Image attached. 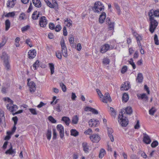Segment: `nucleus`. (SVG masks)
<instances>
[{
  "instance_id": "24",
  "label": "nucleus",
  "mask_w": 159,
  "mask_h": 159,
  "mask_svg": "<svg viewBox=\"0 0 159 159\" xmlns=\"http://www.w3.org/2000/svg\"><path fill=\"white\" fill-rule=\"evenodd\" d=\"M39 13H38L37 11H35L33 13L32 16V18L34 20H37L39 17Z\"/></svg>"
},
{
  "instance_id": "22",
  "label": "nucleus",
  "mask_w": 159,
  "mask_h": 159,
  "mask_svg": "<svg viewBox=\"0 0 159 159\" xmlns=\"http://www.w3.org/2000/svg\"><path fill=\"white\" fill-rule=\"evenodd\" d=\"M16 153V151L15 149H12V147L11 145V146L10 148L7 150L5 152V153L6 154H9L10 155H12L15 154Z\"/></svg>"
},
{
  "instance_id": "46",
  "label": "nucleus",
  "mask_w": 159,
  "mask_h": 159,
  "mask_svg": "<svg viewBox=\"0 0 159 159\" xmlns=\"http://www.w3.org/2000/svg\"><path fill=\"white\" fill-rule=\"evenodd\" d=\"M5 118L2 117V118H0V125L2 123L3 124V125L4 127H6V125L5 122Z\"/></svg>"
},
{
  "instance_id": "26",
  "label": "nucleus",
  "mask_w": 159,
  "mask_h": 159,
  "mask_svg": "<svg viewBox=\"0 0 159 159\" xmlns=\"http://www.w3.org/2000/svg\"><path fill=\"white\" fill-rule=\"evenodd\" d=\"M82 146L84 151L86 153L88 152L89 151V148L87 143H82Z\"/></svg>"
},
{
  "instance_id": "4",
  "label": "nucleus",
  "mask_w": 159,
  "mask_h": 159,
  "mask_svg": "<svg viewBox=\"0 0 159 159\" xmlns=\"http://www.w3.org/2000/svg\"><path fill=\"white\" fill-rule=\"evenodd\" d=\"M48 24V20L44 16H41L39 20V25L40 27H45Z\"/></svg>"
},
{
  "instance_id": "16",
  "label": "nucleus",
  "mask_w": 159,
  "mask_h": 159,
  "mask_svg": "<svg viewBox=\"0 0 159 159\" xmlns=\"http://www.w3.org/2000/svg\"><path fill=\"white\" fill-rule=\"evenodd\" d=\"M110 48V46L108 44H105L101 47L100 52L102 53H104L107 52Z\"/></svg>"
},
{
  "instance_id": "49",
  "label": "nucleus",
  "mask_w": 159,
  "mask_h": 159,
  "mask_svg": "<svg viewBox=\"0 0 159 159\" xmlns=\"http://www.w3.org/2000/svg\"><path fill=\"white\" fill-rule=\"evenodd\" d=\"M29 110L33 115H36L37 114V112L34 109L30 108L29 109Z\"/></svg>"
},
{
  "instance_id": "1",
  "label": "nucleus",
  "mask_w": 159,
  "mask_h": 159,
  "mask_svg": "<svg viewBox=\"0 0 159 159\" xmlns=\"http://www.w3.org/2000/svg\"><path fill=\"white\" fill-rule=\"evenodd\" d=\"M133 112L132 107H127L125 109H122L119 112L118 117V121L119 124L122 126H126L128 124V120L127 119L125 116L126 114L128 115L131 114Z\"/></svg>"
},
{
  "instance_id": "23",
  "label": "nucleus",
  "mask_w": 159,
  "mask_h": 159,
  "mask_svg": "<svg viewBox=\"0 0 159 159\" xmlns=\"http://www.w3.org/2000/svg\"><path fill=\"white\" fill-rule=\"evenodd\" d=\"M16 0H8L7 3V7L10 8H12L14 6L15 3L14 1Z\"/></svg>"
},
{
  "instance_id": "32",
  "label": "nucleus",
  "mask_w": 159,
  "mask_h": 159,
  "mask_svg": "<svg viewBox=\"0 0 159 159\" xmlns=\"http://www.w3.org/2000/svg\"><path fill=\"white\" fill-rule=\"evenodd\" d=\"M129 98L128 95L127 94L125 93L123 94L122 97V100L123 101L126 102Z\"/></svg>"
},
{
  "instance_id": "44",
  "label": "nucleus",
  "mask_w": 159,
  "mask_h": 159,
  "mask_svg": "<svg viewBox=\"0 0 159 159\" xmlns=\"http://www.w3.org/2000/svg\"><path fill=\"white\" fill-rule=\"evenodd\" d=\"M39 61L38 60L36 61L33 64V67L34 70H36L37 69V68L39 67Z\"/></svg>"
},
{
  "instance_id": "41",
  "label": "nucleus",
  "mask_w": 159,
  "mask_h": 159,
  "mask_svg": "<svg viewBox=\"0 0 159 159\" xmlns=\"http://www.w3.org/2000/svg\"><path fill=\"white\" fill-rule=\"evenodd\" d=\"M15 15V14L14 12H9L6 14L5 15V16L6 17H13Z\"/></svg>"
},
{
  "instance_id": "40",
  "label": "nucleus",
  "mask_w": 159,
  "mask_h": 159,
  "mask_svg": "<svg viewBox=\"0 0 159 159\" xmlns=\"http://www.w3.org/2000/svg\"><path fill=\"white\" fill-rule=\"evenodd\" d=\"M52 132L51 131L50 129H48L47 131V133L46 134L47 139L50 140L51 139V137Z\"/></svg>"
},
{
  "instance_id": "63",
  "label": "nucleus",
  "mask_w": 159,
  "mask_h": 159,
  "mask_svg": "<svg viewBox=\"0 0 159 159\" xmlns=\"http://www.w3.org/2000/svg\"><path fill=\"white\" fill-rule=\"evenodd\" d=\"M110 110L111 112L112 115L114 116L116 115V112L114 109L112 107H110Z\"/></svg>"
},
{
  "instance_id": "56",
  "label": "nucleus",
  "mask_w": 159,
  "mask_h": 159,
  "mask_svg": "<svg viewBox=\"0 0 159 159\" xmlns=\"http://www.w3.org/2000/svg\"><path fill=\"white\" fill-rule=\"evenodd\" d=\"M97 92V93L98 94V95L100 98H102V97H103V95L102 93L98 89H96Z\"/></svg>"
},
{
  "instance_id": "55",
  "label": "nucleus",
  "mask_w": 159,
  "mask_h": 159,
  "mask_svg": "<svg viewBox=\"0 0 159 159\" xmlns=\"http://www.w3.org/2000/svg\"><path fill=\"white\" fill-rule=\"evenodd\" d=\"M140 127L139 125V120H137V123L134 126V128L135 129H138Z\"/></svg>"
},
{
  "instance_id": "6",
  "label": "nucleus",
  "mask_w": 159,
  "mask_h": 159,
  "mask_svg": "<svg viewBox=\"0 0 159 159\" xmlns=\"http://www.w3.org/2000/svg\"><path fill=\"white\" fill-rule=\"evenodd\" d=\"M148 16H150L152 17H159V9L154 10L152 9L149 11Z\"/></svg>"
},
{
  "instance_id": "12",
  "label": "nucleus",
  "mask_w": 159,
  "mask_h": 159,
  "mask_svg": "<svg viewBox=\"0 0 159 159\" xmlns=\"http://www.w3.org/2000/svg\"><path fill=\"white\" fill-rule=\"evenodd\" d=\"M143 142L146 144H150L151 141L149 136L146 133H143Z\"/></svg>"
},
{
  "instance_id": "29",
  "label": "nucleus",
  "mask_w": 159,
  "mask_h": 159,
  "mask_svg": "<svg viewBox=\"0 0 159 159\" xmlns=\"http://www.w3.org/2000/svg\"><path fill=\"white\" fill-rule=\"evenodd\" d=\"M10 86V84L9 83H8L7 84H4V86L2 87V91L3 93H6V89H7Z\"/></svg>"
},
{
  "instance_id": "34",
  "label": "nucleus",
  "mask_w": 159,
  "mask_h": 159,
  "mask_svg": "<svg viewBox=\"0 0 159 159\" xmlns=\"http://www.w3.org/2000/svg\"><path fill=\"white\" fill-rule=\"evenodd\" d=\"M49 66L51 70V74L52 75L54 73V65L52 63H49Z\"/></svg>"
},
{
  "instance_id": "19",
  "label": "nucleus",
  "mask_w": 159,
  "mask_h": 159,
  "mask_svg": "<svg viewBox=\"0 0 159 159\" xmlns=\"http://www.w3.org/2000/svg\"><path fill=\"white\" fill-rule=\"evenodd\" d=\"M32 2L34 6L37 7H41V2L40 0H32Z\"/></svg>"
},
{
  "instance_id": "61",
  "label": "nucleus",
  "mask_w": 159,
  "mask_h": 159,
  "mask_svg": "<svg viewBox=\"0 0 159 159\" xmlns=\"http://www.w3.org/2000/svg\"><path fill=\"white\" fill-rule=\"evenodd\" d=\"M52 131L53 132V139H55L56 138L57 133L56 132V130L54 129H53Z\"/></svg>"
},
{
  "instance_id": "9",
  "label": "nucleus",
  "mask_w": 159,
  "mask_h": 159,
  "mask_svg": "<svg viewBox=\"0 0 159 159\" xmlns=\"http://www.w3.org/2000/svg\"><path fill=\"white\" fill-rule=\"evenodd\" d=\"M130 87V86L129 83L128 82H125L121 85L120 90H127Z\"/></svg>"
},
{
  "instance_id": "64",
  "label": "nucleus",
  "mask_w": 159,
  "mask_h": 159,
  "mask_svg": "<svg viewBox=\"0 0 159 159\" xmlns=\"http://www.w3.org/2000/svg\"><path fill=\"white\" fill-rule=\"evenodd\" d=\"M63 34L64 35L66 36L67 35V32L66 27H64L63 29Z\"/></svg>"
},
{
  "instance_id": "7",
  "label": "nucleus",
  "mask_w": 159,
  "mask_h": 159,
  "mask_svg": "<svg viewBox=\"0 0 159 159\" xmlns=\"http://www.w3.org/2000/svg\"><path fill=\"white\" fill-rule=\"evenodd\" d=\"M101 100L102 102L105 103H107L108 102H111L112 101L108 93H106L104 96H103V97L101 98Z\"/></svg>"
},
{
  "instance_id": "20",
  "label": "nucleus",
  "mask_w": 159,
  "mask_h": 159,
  "mask_svg": "<svg viewBox=\"0 0 159 159\" xmlns=\"http://www.w3.org/2000/svg\"><path fill=\"white\" fill-rule=\"evenodd\" d=\"M106 17V14L105 12H102L100 15L99 18V22L101 24L103 23Z\"/></svg>"
},
{
  "instance_id": "35",
  "label": "nucleus",
  "mask_w": 159,
  "mask_h": 159,
  "mask_svg": "<svg viewBox=\"0 0 159 159\" xmlns=\"http://www.w3.org/2000/svg\"><path fill=\"white\" fill-rule=\"evenodd\" d=\"M79 120V118L77 116H74L72 118V122L74 124H77L78 123Z\"/></svg>"
},
{
  "instance_id": "11",
  "label": "nucleus",
  "mask_w": 159,
  "mask_h": 159,
  "mask_svg": "<svg viewBox=\"0 0 159 159\" xmlns=\"http://www.w3.org/2000/svg\"><path fill=\"white\" fill-rule=\"evenodd\" d=\"M29 86L30 90V92H34L36 90V85L33 81L30 82L28 84Z\"/></svg>"
},
{
  "instance_id": "13",
  "label": "nucleus",
  "mask_w": 159,
  "mask_h": 159,
  "mask_svg": "<svg viewBox=\"0 0 159 159\" xmlns=\"http://www.w3.org/2000/svg\"><path fill=\"white\" fill-rule=\"evenodd\" d=\"M6 107L7 109L11 112H13L18 109L17 106L16 105H14L13 106H10V104H7Z\"/></svg>"
},
{
  "instance_id": "42",
  "label": "nucleus",
  "mask_w": 159,
  "mask_h": 159,
  "mask_svg": "<svg viewBox=\"0 0 159 159\" xmlns=\"http://www.w3.org/2000/svg\"><path fill=\"white\" fill-rule=\"evenodd\" d=\"M156 111V109L155 108L152 107L151 109L149 110V114L151 115H153Z\"/></svg>"
},
{
  "instance_id": "25",
  "label": "nucleus",
  "mask_w": 159,
  "mask_h": 159,
  "mask_svg": "<svg viewBox=\"0 0 159 159\" xmlns=\"http://www.w3.org/2000/svg\"><path fill=\"white\" fill-rule=\"evenodd\" d=\"M61 52L62 54H63L64 52L66 51L67 50L66 48L64 40L62 41L61 42Z\"/></svg>"
},
{
  "instance_id": "57",
  "label": "nucleus",
  "mask_w": 159,
  "mask_h": 159,
  "mask_svg": "<svg viewBox=\"0 0 159 159\" xmlns=\"http://www.w3.org/2000/svg\"><path fill=\"white\" fill-rule=\"evenodd\" d=\"M74 37L72 35H70L69 37V41L70 44H72L74 42Z\"/></svg>"
},
{
  "instance_id": "53",
  "label": "nucleus",
  "mask_w": 159,
  "mask_h": 159,
  "mask_svg": "<svg viewBox=\"0 0 159 159\" xmlns=\"http://www.w3.org/2000/svg\"><path fill=\"white\" fill-rule=\"evenodd\" d=\"M61 27L60 25H57L56 28H55V30L56 32L59 31L61 29Z\"/></svg>"
},
{
  "instance_id": "2",
  "label": "nucleus",
  "mask_w": 159,
  "mask_h": 159,
  "mask_svg": "<svg viewBox=\"0 0 159 159\" xmlns=\"http://www.w3.org/2000/svg\"><path fill=\"white\" fill-rule=\"evenodd\" d=\"M149 16V20L150 21L149 31L152 33L154 32L158 25V22L154 19V17L150 16Z\"/></svg>"
},
{
  "instance_id": "31",
  "label": "nucleus",
  "mask_w": 159,
  "mask_h": 159,
  "mask_svg": "<svg viewBox=\"0 0 159 159\" xmlns=\"http://www.w3.org/2000/svg\"><path fill=\"white\" fill-rule=\"evenodd\" d=\"M106 151L103 149H101L100 151L99 154V157L102 158L106 154Z\"/></svg>"
},
{
  "instance_id": "30",
  "label": "nucleus",
  "mask_w": 159,
  "mask_h": 159,
  "mask_svg": "<svg viewBox=\"0 0 159 159\" xmlns=\"http://www.w3.org/2000/svg\"><path fill=\"white\" fill-rule=\"evenodd\" d=\"M3 64L5 69L7 70H9L10 68V66L9 61L3 62Z\"/></svg>"
},
{
  "instance_id": "18",
  "label": "nucleus",
  "mask_w": 159,
  "mask_h": 159,
  "mask_svg": "<svg viewBox=\"0 0 159 159\" xmlns=\"http://www.w3.org/2000/svg\"><path fill=\"white\" fill-rule=\"evenodd\" d=\"M36 53L35 50L34 49L30 50L28 52V55L29 56V57L30 59H32L35 57L36 56Z\"/></svg>"
},
{
  "instance_id": "14",
  "label": "nucleus",
  "mask_w": 159,
  "mask_h": 159,
  "mask_svg": "<svg viewBox=\"0 0 159 159\" xmlns=\"http://www.w3.org/2000/svg\"><path fill=\"white\" fill-rule=\"evenodd\" d=\"M107 132L109 137L110 138L111 142H113L114 140V137L112 134L113 132V129L111 128H107Z\"/></svg>"
},
{
  "instance_id": "8",
  "label": "nucleus",
  "mask_w": 159,
  "mask_h": 159,
  "mask_svg": "<svg viewBox=\"0 0 159 159\" xmlns=\"http://www.w3.org/2000/svg\"><path fill=\"white\" fill-rule=\"evenodd\" d=\"M57 129L59 132L60 138L62 139L64 136V130L63 126L61 125H58L57 126Z\"/></svg>"
},
{
  "instance_id": "5",
  "label": "nucleus",
  "mask_w": 159,
  "mask_h": 159,
  "mask_svg": "<svg viewBox=\"0 0 159 159\" xmlns=\"http://www.w3.org/2000/svg\"><path fill=\"white\" fill-rule=\"evenodd\" d=\"M89 138L93 143H98L100 140L101 138L98 134H94L90 136Z\"/></svg>"
},
{
  "instance_id": "45",
  "label": "nucleus",
  "mask_w": 159,
  "mask_h": 159,
  "mask_svg": "<svg viewBox=\"0 0 159 159\" xmlns=\"http://www.w3.org/2000/svg\"><path fill=\"white\" fill-rule=\"evenodd\" d=\"M60 85L62 91L64 92H65L66 90V86L62 83H60Z\"/></svg>"
},
{
  "instance_id": "38",
  "label": "nucleus",
  "mask_w": 159,
  "mask_h": 159,
  "mask_svg": "<svg viewBox=\"0 0 159 159\" xmlns=\"http://www.w3.org/2000/svg\"><path fill=\"white\" fill-rule=\"evenodd\" d=\"M114 6L115 8H116V10H117V13L118 15H120L121 13V11L120 9V7L118 4L117 3L114 4Z\"/></svg>"
},
{
  "instance_id": "17",
  "label": "nucleus",
  "mask_w": 159,
  "mask_h": 159,
  "mask_svg": "<svg viewBox=\"0 0 159 159\" xmlns=\"http://www.w3.org/2000/svg\"><path fill=\"white\" fill-rule=\"evenodd\" d=\"M84 110L85 111H91L94 114H98V111L97 110L91 107H86L85 108Z\"/></svg>"
},
{
  "instance_id": "52",
  "label": "nucleus",
  "mask_w": 159,
  "mask_h": 159,
  "mask_svg": "<svg viewBox=\"0 0 159 159\" xmlns=\"http://www.w3.org/2000/svg\"><path fill=\"white\" fill-rule=\"evenodd\" d=\"M26 16L24 13H22L19 16V18L21 20H23L26 19Z\"/></svg>"
},
{
  "instance_id": "37",
  "label": "nucleus",
  "mask_w": 159,
  "mask_h": 159,
  "mask_svg": "<svg viewBox=\"0 0 159 159\" xmlns=\"http://www.w3.org/2000/svg\"><path fill=\"white\" fill-rule=\"evenodd\" d=\"M56 57L59 59H61L62 58L61 53L60 51L58 50L56 52Z\"/></svg>"
},
{
  "instance_id": "28",
  "label": "nucleus",
  "mask_w": 159,
  "mask_h": 159,
  "mask_svg": "<svg viewBox=\"0 0 159 159\" xmlns=\"http://www.w3.org/2000/svg\"><path fill=\"white\" fill-rule=\"evenodd\" d=\"M10 22L8 19L5 22V30L7 31L8 30L10 26Z\"/></svg>"
},
{
  "instance_id": "60",
  "label": "nucleus",
  "mask_w": 159,
  "mask_h": 159,
  "mask_svg": "<svg viewBox=\"0 0 159 159\" xmlns=\"http://www.w3.org/2000/svg\"><path fill=\"white\" fill-rule=\"evenodd\" d=\"M49 28L51 30H53L55 29V26L54 24L52 23H50L49 25Z\"/></svg>"
},
{
  "instance_id": "47",
  "label": "nucleus",
  "mask_w": 159,
  "mask_h": 159,
  "mask_svg": "<svg viewBox=\"0 0 159 159\" xmlns=\"http://www.w3.org/2000/svg\"><path fill=\"white\" fill-rule=\"evenodd\" d=\"M158 144L157 141L156 140L153 142L151 144V146L152 148H155L157 147Z\"/></svg>"
},
{
  "instance_id": "43",
  "label": "nucleus",
  "mask_w": 159,
  "mask_h": 159,
  "mask_svg": "<svg viewBox=\"0 0 159 159\" xmlns=\"http://www.w3.org/2000/svg\"><path fill=\"white\" fill-rule=\"evenodd\" d=\"M93 133V131L92 129L90 128H89L87 130H85L84 132V133L85 134L90 135L92 134Z\"/></svg>"
},
{
  "instance_id": "27",
  "label": "nucleus",
  "mask_w": 159,
  "mask_h": 159,
  "mask_svg": "<svg viewBox=\"0 0 159 159\" xmlns=\"http://www.w3.org/2000/svg\"><path fill=\"white\" fill-rule=\"evenodd\" d=\"M61 120L64 122L67 125H69L70 122V119L68 117L65 116L63 117L62 118Z\"/></svg>"
},
{
  "instance_id": "33",
  "label": "nucleus",
  "mask_w": 159,
  "mask_h": 159,
  "mask_svg": "<svg viewBox=\"0 0 159 159\" xmlns=\"http://www.w3.org/2000/svg\"><path fill=\"white\" fill-rule=\"evenodd\" d=\"M70 133L71 135L75 137L79 135V132L75 129H72L70 131Z\"/></svg>"
},
{
  "instance_id": "3",
  "label": "nucleus",
  "mask_w": 159,
  "mask_h": 159,
  "mask_svg": "<svg viewBox=\"0 0 159 159\" xmlns=\"http://www.w3.org/2000/svg\"><path fill=\"white\" fill-rule=\"evenodd\" d=\"M104 7L102 3L99 2H96L93 10L95 12L98 13L104 10Z\"/></svg>"
},
{
  "instance_id": "50",
  "label": "nucleus",
  "mask_w": 159,
  "mask_h": 159,
  "mask_svg": "<svg viewBox=\"0 0 159 159\" xmlns=\"http://www.w3.org/2000/svg\"><path fill=\"white\" fill-rule=\"evenodd\" d=\"M48 119L52 123H55L56 122V120L52 116H49Z\"/></svg>"
},
{
  "instance_id": "51",
  "label": "nucleus",
  "mask_w": 159,
  "mask_h": 159,
  "mask_svg": "<svg viewBox=\"0 0 159 159\" xmlns=\"http://www.w3.org/2000/svg\"><path fill=\"white\" fill-rule=\"evenodd\" d=\"M129 63L130 64H131L132 66L133 69H134L135 68L136 66L134 63L133 62V59L131 58L130 59V61H129Z\"/></svg>"
},
{
  "instance_id": "48",
  "label": "nucleus",
  "mask_w": 159,
  "mask_h": 159,
  "mask_svg": "<svg viewBox=\"0 0 159 159\" xmlns=\"http://www.w3.org/2000/svg\"><path fill=\"white\" fill-rule=\"evenodd\" d=\"M30 26L29 25H27L21 28V31L22 32H25L27 31L30 28Z\"/></svg>"
},
{
  "instance_id": "36",
  "label": "nucleus",
  "mask_w": 159,
  "mask_h": 159,
  "mask_svg": "<svg viewBox=\"0 0 159 159\" xmlns=\"http://www.w3.org/2000/svg\"><path fill=\"white\" fill-rule=\"evenodd\" d=\"M134 35L137 41H139L142 40V36L137 34L136 33H134Z\"/></svg>"
},
{
  "instance_id": "39",
  "label": "nucleus",
  "mask_w": 159,
  "mask_h": 159,
  "mask_svg": "<svg viewBox=\"0 0 159 159\" xmlns=\"http://www.w3.org/2000/svg\"><path fill=\"white\" fill-rule=\"evenodd\" d=\"M110 60L107 58H104L102 60V63L105 65L109 64L110 63Z\"/></svg>"
},
{
  "instance_id": "62",
  "label": "nucleus",
  "mask_w": 159,
  "mask_h": 159,
  "mask_svg": "<svg viewBox=\"0 0 159 159\" xmlns=\"http://www.w3.org/2000/svg\"><path fill=\"white\" fill-rule=\"evenodd\" d=\"M130 158L131 159H139L136 155L134 154L131 155Z\"/></svg>"
},
{
  "instance_id": "58",
  "label": "nucleus",
  "mask_w": 159,
  "mask_h": 159,
  "mask_svg": "<svg viewBox=\"0 0 159 159\" xmlns=\"http://www.w3.org/2000/svg\"><path fill=\"white\" fill-rule=\"evenodd\" d=\"M127 67L126 66H124L121 70V73L122 74L124 73L127 70Z\"/></svg>"
},
{
  "instance_id": "59",
  "label": "nucleus",
  "mask_w": 159,
  "mask_h": 159,
  "mask_svg": "<svg viewBox=\"0 0 159 159\" xmlns=\"http://www.w3.org/2000/svg\"><path fill=\"white\" fill-rule=\"evenodd\" d=\"M61 107L60 106V104H57V107H56V110L58 112H60L61 111Z\"/></svg>"
},
{
  "instance_id": "15",
  "label": "nucleus",
  "mask_w": 159,
  "mask_h": 159,
  "mask_svg": "<svg viewBox=\"0 0 159 159\" xmlns=\"http://www.w3.org/2000/svg\"><path fill=\"white\" fill-rule=\"evenodd\" d=\"M1 58L3 61V62L9 61V57L8 55L5 52H3L0 56Z\"/></svg>"
},
{
  "instance_id": "21",
  "label": "nucleus",
  "mask_w": 159,
  "mask_h": 159,
  "mask_svg": "<svg viewBox=\"0 0 159 159\" xmlns=\"http://www.w3.org/2000/svg\"><path fill=\"white\" fill-rule=\"evenodd\" d=\"M143 77L142 74L141 73H139L136 79V81L138 83H141L143 81Z\"/></svg>"
},
{
  "instance_id": "10",
  "label": "nucleus",
  "mask_w": 159,
  "mask_h": 159,
  "mask_svg": "<svg viewBox=\"0 0 159 159\" xmlns=\"http://www.w3.org/2000/svg\"><path fill=\"white\" fill-rule=\"evenodd\" d=\"M107 23L108 24V28L110 30H114V22H111L110 21V18H107L106 19Z\"/></svg>"
},
{
  "instance_id": "54",
  "label": "nucleus",
  "mask_w": 159,
  "mask_h": 159,
  "mask_svg": "<svg viewBox=\"0 0 159 159\" xmlns=\"http://www.w3.org/2000/svg\"><path fill=\"white\" fill-rule=\"evenodd\" d=\"M25 43L28 44L30 47H32V45L30 41V39H26Z\"/></svg>"
}]
</instances>
